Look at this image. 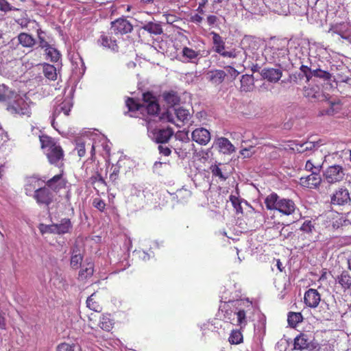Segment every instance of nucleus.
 <instances>
[{
	"label": "nucleus",
	"mask_w": 351,
	"mask_h": 351,
	"mask_svg": "<svg viewBox=\"0 0 351 351\" xmlns=\"http://www.w3.org/2000/svg\"><path fill=\"white\" fill-rule=\"evenodd\" d=\"M344 176L343 168L339 165L329 166L324 172V178L329 184L341 182Z\"/></svg>",
	"instance_id": "4"
},
{
	"label": "nucleus",
	"mask_w": 351,
	"mask_h": 351,
	"mask_svg": "<svg viewBox=\"0 0 351 351\" xmlns=\"http://www.w3.org/2000/svg\"><path fill=\"white\" fill-rule=\"evenodd\" d=\"M310 343L311 341L307 335L304 333H300L294 339V349L300 350L308 349Z\"/></svg>",
	"instance_id": "19"
},
{
	"label": "nucleus",
	"mask_w": 351,
	"mask_h": 351,
	"mask_svg": "<svg viewBox=\"0 0 351 351\" xmlns=\"http://www.w3.org/2000/svg\"><path fill=\"white\" fill-rule=\"evenodd\" d=\"M75 149L77 150V154L80 158L85 156L86 146L84 143H77L76 145Z\"/></svg>",
	"instance_id": "49"
},
{
	"label": "nucleus",
	"mask_w": 351,
	"mask_h": 351,
	"mask_svg": "<svg viewBox=\"0 0 351 351\" xmlns=\"http://www.w3.org/2000/svg\"><path fill=\"white\" fill-rule=\"evenodd\" d=\"M300 71L301 72L303 73L304 75H306V74H308L309 73H311L313 70H311V68H309L308 66H305V65H302L300 66Z\"/></svg>",
	"instance_id": "60"
},
{
	"label": "nucleus",
	"mask_w": 351,
	"mask_h": 351,
	"mask_svg": "<svg viewBox=\"0 0 351 351\" xmlns=\"http://www.w3.org/2000/svg\"><path fill=\"white\" fill-rule=\"evenodd\" d=\"M227 73L221 69H214L206 73V80L214 86H218L225 80Z\"/></svg>",
	"instance_id": "10"
},
{
	"label": "nucleus",
	"mask_w": 351,
	"mask_h": 351,
	"mask_svg": "<svg viewBox=\"0 0 351 351\" xmlns=\"http://www.w3.org/2000/svg\"><path fill=\"white\" fill-rule=\"evenodd\" d=\"M175 114L176 116V121H173L170 116H168V120L170 122L173 123L177 127L181 128L185 123H187L191 117V114L189 110L184 108L183 107H179L175 109Z\"/></svg>",
	"instance_id": "11"
},
{
	"label": "nucleus",
	"mask_w": 351,
	"mask_h": 351,
	"mask_svg": "<svg viewBox=\"0 0 351 351\" xmlns=\"http://www.w3.org/2000/svg\"><path fill=\"white\" fill-rule=\"evenodd\" d=\"M202 20H203V18L197 14H195L191 16V21L193 23H195L196 24H199V23H202Z\"/></svg>",
	"instance_id": "57"
},
{
	"label": "nucleus",
	"mask_w": 351,
	"mask_h": 351,
	"mask_svg": "<svg viewBox=\"0 0 351 351\" xmlns=\"http://www.w3.org/2000/svg\"><path fill=\"white\" fill-rule=\"evenodd\" d=\"M276 266L278 269V270L282 272L283 271V269H284V267L282 266V263H281V261H280V259H278L276 261Z\"/></svg>",
	"instance_id": "61"
},
{
	"label": "nucleus",
	"mask_w": 351,
	"mask_h": 351,
	"mask_svg": "<svg viewBox=\"0 0 351 351\" xmlns=\"http://www.w3.org/2000/svg\"><path fill=\"white\" fill-rule=\"evenodd\" d=\"M302 320L303 317L301 313L290 312L288 314L287 321L289 324L292 327L296 326V325L302 322Z\"/></svg>",
	"instance_id": "35"
},
{
	"label": "nucleus",
	"mask_w": 351,
	"mask_h": 351,
	"mask_svg": "<svg viewBox=\"0 0 351 351\" xmlns=\"http://www.w3.org/2000/svg\"><path fill=\"white\" fill-rule=\"evenodd\" d=\"M93 273L94 265L92 263H88L86 265L85 267L82 268V269L79 271L78 280L84 281L91 277Z\"/></svg>",
	"instance_id": "30"
},
{
	"label": "nucleus",
	"mask_w": 351,
	"mask_h": 351,
	"mask_svg": "<svg viewBox=\"0 0 351 351\" xmlns=\"http://www.w3.org/2000/svg\"><path fill=\"white\" fill-rule=\"evenodd\" d=\"M143 104L138 103L133 97H128L125 100V106L128 111L125 114L129 112H136L145 108L147 113L155 115L159 113L160 106L158 103L157 98L150 92H146L143 94Z\"/></svg>",
	"instance_id": "2"
},
{
	"label": "nucleus",
	"mask_w": 351,
	"mask_h": 351,
	"mask_svg": "<svg viewBox=\"0 0 351 351\" xmlns=\"http://www.w3.org/2000/svg\"><path fill=\"white\" fill-rule=\"evenodd\" d=\"M0 10L4 12L11 10L10 5L6 0H0Z\"/></svg>",
	"instance_id": "54"
},
{
	"label": "nucleus",
	"mask_w": 351,
	"mask_h": 351,
	"mask_svg": "<svg viewBox=\"0 0 351 351\" xmlns=\"http://www.w3.org/2000/svg\"><path fill=\"white\" fill-rule=\"evenodd\" d=\"M265 204L268 210H276L285 215H293L296 210L295 204L293 200L280 198L274 193L265 198Z\"/></svg>",
	"instance_id": "3"
},
{
	"label": "nucleus",
	"mask_w": 351,
	"mask_h": 351,
	"mask_svg": "<svg viewBox=\"0 0 351 351\" xmlns=\"http://www.w3.org/2000/svg\"><path fill=\"white\" fill-rule=\"evenodd\" d=\"M83 260V256L80 253V250L76 246L73 248L70 265L73 269H77L81 265Z\"/></svg>",
	"instance_id": "22"
},
{
	"label": "nucleus",
	"mask_w": 351,
	"mask_h": 351,
	"mask_svg": "<svg viewBox=\"0 0 351 351\" xmlns=\"http://www.w3.org/2000/svg\"><path fill=\"white\" fill-rule=\"evenodd\" d=\"M261 75L269 82L276 83L282 77V71L279 69L264 68L261 72Z\"/></svg>",
	"instance_id": "13"
},
{
	"label": "nucleus",
	"mask_w": 351,
	"mask_h": 351,
	"mask_svg": "<svg viewBox=\"0 0 351 351\" xmlns=\"http://www.w3.org/2000/svg\"><path fill=\"white\" fill-rule=\"evenodd\" d=\"M230 201L231 202L232 206L236 209L237 212L242 211V207L241 205V201L239 198L235 195H231L230 196Z\"/></svg>",
	"instance_id": "45"
},
{
	"label": "nucleus",
	"mask_w": 351,
	"mask_h": 351,
	"mask_svg": "<svg viewBox=\"0 0 351 351\" xmlns=\"http://www.w3.org/2000/svg\"><path fill=\"white\" fill-rule=\"evenodd\" d=\"M304 76L306 77V81L307 82H308L310 81V80L312 78V77L313 76V75H312V72H311V73L304 75Z\"/></svg>",
	"instance_id": "64"
},
{
	"label": "nucleus",
	"mask_w": 351,
	"mask_h": 351,
	"mask_svg": "<svg viewBox=\"0 0 351 351\" xmlns=\"http://www.w3.org/2000/svg\"><path fill=\"white\" fill-rule=\"evenodd\" d=\"M321 182L322 178L319 173H313L307 176L300 178L299 184L302 187L317 189Z\"/></svg>",
	"instance_id": "9"
},
{
	"label": "nucleus",
	"mask_w": 351,
	"mask_h": 351,
	"mask_svg": "<svg viewBox=\"0 0 351 351\" xmlns=\"http://www.w3.org/2000/svg\"><path fill=\"white\" fill-rule=\"evenodd\" d=\"M210 35L213 36V43L214 50L216 53H219L222 50L225 49V42L223 38L217 32H211Z\"/></svg>",
	"instance_id": "23"
},
{
	"label": "nucleus",
	"mask_w": 351,
	"mask_h": 351,
	"mask_svg": "<svg viewBox=\"0 0 351 351\" xmlns=\"http://www.w3.org/2000/svg\"><path fill=\"white\" fill-rule=\"evenodd\" d=\"M113 325L114 321L111 319L110 314L103 315L100 318L99 326L101 329L110 331L113 328Z\"/></svg>",
	"instance_id": "31"
},
{
	"label": "nucleus",
	"mask_w": 351,
	"mask_h": 351,
	"mask_svg": "<svg viewBox=\"0 0 351 351\" xmlns=\"http://www.w3.org/2000/svg\"><path fill=\"white\" fill-rule=\"evenodd\" d=\"M228 340L231 344H239L243 342V335L239 330H233Z\"/></svg>",
	"instance_id": "37"
},
{
	"label": "nucleus",
	"mask_w": 351,
	"mask_h": 351,
	"mask_svg": "<svg viewBox=\"0 0 351 351\" xmlns=\"http://www.w3.org/2000/svg\"><path fill=\"white\" fill-rule=\"evenodd\" d=\"M217 17L215 15H209L207 17V22L208 25L210 26L215 25L217 23Z\"/></svg>",
	"instance_id": "59"
},
{
	"label": "nucleus",
	"mask_w": 351,
	"mask_h": 351,
	"mask_svg": "<svg viewBox=\"0 0 351 351\" xmlns=\"http://www.w3.org/2000/svg\"><path fill=\"white\" fill-rule=\"evenodd\" d=\"M158 149L160 154L165 156H169L171 154V149L167 145H164L163 144L160 145Z\"/></svg>",
	"instance_id": "50"
},
{
	"label": "nucleus",
	"mask_w": 351,
	"mask_h": 351,
	"mask_svg": "<svg viewBox=\"0 0 351 351\" xmlns=\"http://www.w3.org/2000/svg\"><path fill=\"white\" fill-rule=\"evenodd\" d=\"M217 144L219 147L223 152H234L235 151V148L234 145L230 143V141L224 137H221L217 140Z\"/></svg>",
	"instance_id": "32"
},
{
	"label": "nucleus",
	"mask_w": 351,
	"mask_h": 351,
	"mask_svg": "<svg viewBox=\"0 0 351 351\" xmlns=\"http://www.w3.org/2000/svg\"><path fill=\"white\" fill-rule=\"evenodd\" d=\"M67 181L63 178V171L46 182L45 186L55 193H58L61 189H65Z\"/></svg>",
	"instance_id": "8"
},
{
	"label": "nucleus",
	"mask_w": 351,
	"mask_h": 351,
	"mask_svg": "<svg viewBox=\"0 0 351 351\" xmlns=\"http://www.w3.org/2000/svg\"><path fill=\"white\" fill-rule=\"evenodd\" d=\"M265 57L271 62H274V43L265 49Z\"/></svg>",
	"instance_id": "48"
},
{
	"label": "nucleus",
	"mask_w": 351,
	"mask_h": 351,
	"mask_svg": "<svg viewBox=\"0 0 351 351\" xmlns=\"http://www.w3.org/2000/svg\"><path fill=\"white\" fill-rule=\"evenodd\" d=\"M320 300V294L315 289H309L304 293V302L310 308H316L319 305Z\"/></svg>",
	"instance_id": "12"
},
{
	"label": "nucleus",
	"mask_w": 351,
	"mask_h": 351,
	"mask_svg": "<svg viewBox=\"0 0 351 351\" xmlns=\"http://www.w3.org/2000/svg\"><path fill=\"white\" fill-rule=\"evenodd\" d=\"M141 28L151 34L160 35L163 30L161 25L158 23L148 22L144 24Z\"/></svg>",
	"instance_id": "24"
},
{
	"label": "nucleus",
	"mask_w": 351,
	"mask_h": 351,
	"mask_svg": "<svg viewBox=\"0 0 351 351\" xmlns=\"http://www.w3.org/2000/svg\"><path fill=\"white\" fill-rule=\"evenodd\" d=\"M192 139L199 145H205L210 140V134L205 128H197L192 132Z\"/></svg>",
	"instance_id": "14"
},
{
	"label": "nucleus",
	"mask_w": 351,
	"mask_h": 351,
	"mask_svg": "<svg viewBox=\"0 0 351 351\" xmlns=\"http://www.w3.org/2000/svg\"><path fill=\"white\" fill-rule=\"evenodd\" d=\"M6 328L5 318L3 313L0 311V329L4 330Z\"/></svg>",
	"instance_id": "58"
},
{
	"label": "nucleus",
	"mask_w": 351,
	"mask_h": 351,
	"mask_svg": "<svg viewBox=\"0 0 351 351\" xmlns=\"http://www.w3.org/2000/svg\"><path fill=\"white\" fill-rule=\"evenodd\" d=\"M337 280L343 289H349L351 288V276L348 271H343L341 274L337 276Z\"/></svg>",
	"instance_id": "28"
},
{
	"label": "nucleus",
	"mask_w": 351,
	"mask_h": 351,
	"mask_svg": "<svg viewBox=\"0 0 351 351\" xmlns=\"http://www.w3.org/2000/svg\"><path fill=\"white\" fill-rule=\"evenodd\" d=\"M93 205L101 212H103L106 208L105 202L100 198H95L93 202Z\"/></svg>",
	"instance_id": "46"
},
{
	"label": "nucleus",
	"mask_w": 351,
	"mask_h": 351,
	"mask_svg": "<svg viewBox=\"0 0 351 351\" xmlns=\"http://www.w3.org/2000/svg\"><path fill=\"white\" fill-rule=\"evenodd\" d=\"M312 75H313L314 77H319L324 80H329L332 77V75L329 72L320 69H313L312 71Z\"/></svg>",
	"instance_id": "40"
},
{
	"label": "nucleus",
	"mask_w": 351,
	"mask_h": 351,
	"mask_svg": "<svg viewBox=\"0 0 351 351\" xmlns=\"http://www.w3.org/2000/svg\"><path fill=\"white\" fill-rule=\"evenodd\" d=\"M313 147H315L314 143H313L311 142H310V143L306 142L303 144L300 145L299 147H297V150L299 152L302 153V152H304L305 151L312 149V148Z\"/></svg>",
	"instance_id": "47"
},
{
	"label": "nucleus",
	"mask_w": 351,
	"mask_h": 351,
	"mask_svg": "<svg viewBox=\"0 0 351 351\" xmlns=\"http://www.w3.org/2000/svg\"><path fill=\"white\" fill-rule=\"evenodd\" d=\"M50 232H54L59 234H65L69 232L72 228V224L69 219H62L60 223L53 224L47 227Z\"/></svg>",
	"instance_id": "15"
},
{
	"label": "nucleus",
	"mask_w": 351,
	"mask_h": 351,
	"mask_svg": "<svg viewBox=\"0 0 351 351\" xmlns=\"http://www.w3.org/2000/svg\"><path fill=\"white\" fill-rule=\"evenodd\" d=\"M319 95V87H304V96L308 99H317Z\"/></svg>",
	"instance_id": "38"
},
{
	"label": "nucleus",
	"mask_w": 351,
	"mask_h": 351,
	"mask_svg": "<svg viewBox=\"0 0 351 351\" xmlns=\"http://www.w3.org/2000/svg\"><path fill=\"white\" fill-rule=\"evenodd\" d=\"M204 5H205V2L199 4V6H198V8L197 9V11L198 12H199L200 14H203L204 13V10H203L202 8L204 6Z\"/></svg>",
	"instance_id": "62"
},
{
	"label": "nucleus",
	"mask_w": 351,
	"mask_h": 351,
	"mask_svg": "<svg viewBox=\"0 0 351 351\" xmlns=\"http://www.w3.org/2000/svg\"><path fill=\"white\" fill-rule=\"evenodd\" d=\"M350 202V193L344 186L338 188L330 196V204L333 206H343Z\"/></svg>",
	"instance_id": "6"
},
{
	"label": "nucleus",
	"mask_w": 351,
	"mask_h": 351,
	"mask_svg": "<svg viewBox=\"0 0 351 351\" xmlns=\"http://www.w3.org/2000/svg\"><path fill=\"white\" fill-rule=\"evenodd\" d=\"M44 75L50 80H56L57 79L56 68L49 64H45L43 66Z\"/></svg>",
	"instance_id": "34"
},
{
	"label": "nucleus",
	"mask_w": 351,
	"mask_h": 351,
	"mask_svg": "<svg viewBox=\"0 0 351 351\" xmlns=\"http://www.w3.org/2000/svg\"><path fill=\"white\" fill-rule=\"evenodd\" d=\"M61 110L64 112V114L66 116L69 114V112L71 110V105L69 103L65 104L62 103L61 106Z\"/></svg>",
	"instance_id": "56"
},
{
	"label": "nucleus",
	"mask_w": 351,
	"mask_h": 351,
	"mask_svg": "<svg viewBox=\"0 0 351 351\" xmlns=\"http://www.w3.org/2000/svg\"><path fill=\"white\" fill-rule=\"evenodd\" d=\"M90 154H91V158L93 159V157H94V156H95V147L94 144H92V145H91Z\"/></svg>",
	"instance_id": "63"
},
{
	"label": "nucleus",
	"mask_w": 351,
	"mask_h": 351,
	"mask_svg": "<svg viewBox=\"0 0 351 351\" xmlns=\"http://www.w3.org/2000/svg\"><path fill=\"white\" fill-rule=\"evenodd\" d=\"M121 166L119 164H117L115 165H112L110 168V173L109 176L110 181L113 184H117L118 183V180L119 177V173H120Z\"/></svg>",
	"instance_id": "36"
},
{
	"label": "nucleus",
	"mask_w": 351,
	"mask_h": 351,
	"mask_svg": "<svg viewBox=\"0 0 351 351\" xmlns=\"http://www.w3.org/2000/svg\"><path fill=\"white\" fill-rule=\"evenodd\" d=\"M86 305L88 308L95 312H100L102 310V306L97 300L96 293H93L87 298Z\"/></svg>",
	"instance_id": "26"
},
{
	"label": "nucleus",
	"mask_w": 351,
	"mask_h": 351,
	"mask_svg": "<svg viewBox=\"0 0 351 351\" xmlns=\"http://www.w3.org/2000/svg\"><path fill=\"white\" fill-rule=\"evenodd\" d=\"M192 195V193L191 191L189 190H187L186 189H181L180 190L178 191V196H180V197L181 199H188Z\"/></svg>",
	"instance_id": "52"
},
{
	"label": "nucleus",
	"mask_w": 351,
	"mask_h": 351,
	"mask_svg": "<svg viewBox=\"0 0 351 351\" xmlns=\"http://www.w3.org/2000/svg\"><path fill=\"white\" fill-rule=\"evenodd\" d=\"M322 162L315 161L313 158L308 160L305 165V169L313 173H320Z\"/></svg>",
	"instance_id": "33"
},
{
	"label": "nucleus",
	"mask_w": 351,
	"mask_h": 351,
	"mask_svg": "<svg viewBox=\"0 0 351 351\" xmlns=\"http://www.w3.org/2000/svg\"><path fill=\"white\" fill-rule=\"evenodd\" d=\"M241 82L240 90L243 92L252 91L254 88V80L252 75H243Z\"/></svg>",
	"instance_id": "20"
},
{
	"label": "nucleus",
	"mask_w": 351,
	"mask_h": 351,
	"mask_svg": "<svg viewBox=\"0 0 351 351\" xmlns=\"http://www.w3.org/2000/svg\"><path fill=\"white\" fill-rule=\"evenodd\" d=\"M252 304H249L247 306V309L243 308H237V311L234 313L237 315V325L243 328L247 324V313L251 310Z\"/></svg>",
	"instance_id": "18"
},
{
	"label": "nucleus",
	"mask_w": 351,
	"mask_h": 351,
	"mask_svg": "<svg viewBox=\"0 0 351 351\" xmlns=\"http://www.w3.org/2000/svg\"><path fill=\"white\" fill-rule=\"evenodd\" d=\"M33 197L38 204L44 205L47 207L54 200L53 192L45 186L35 190Z\"/></svg>",
	"instance_id": "5"
},
{
	"label": "nucleus",
	"mask_w": 351,
	"mask_h": 351,
	"mask_svg": "<svg viewBox=\"0 0 351 351\" xmlns=\"http://www.w3.org/2000/svg\"><path fill=\"white\" fill-rule=\"evenodd\" d=\"M37 32V36L38 39L39 43V47L42 49H47L48 48L50 45L49 43L45 40V37L43 36V34H45V32L42 30L40 28H38L36 31Z\"/></svg>",
	"instance_id": "41"
},
{
	"label": "nucleus",
	"mask_w": 351,
	"mask_h": 351,
	"mask_svg": "<svg viewBox=\"0 0 351 351\" xmlns=\"http://www.w3.org/2000/svg\"><path fill=\"white\" fill-rule=\"evenodd\" d=\"M88 183H90L95 190L97 189V186L99 187L100 186H103L104 187L107 185L106 182L102 178L101 174L97 171H95L88 180Z\"/></svg>",
	"instance_id": "27"
},
{
	"label": "nucleus",
	"mask_w": 351,
	"mask_h": 351,
	"mask_svg": "<svg viewBox=\"0 0 351 351\" xmlns=\"http://www.w3.org/2000/svg\"><path fill=\"white\" fill-rule=\"evenodd\" d=\"M300 230L306 233H312L315 230V223L311 220H306L300 227Z\"/></svg>",
	"instance_id": "42"
},
{
	"label": "nucleus",
	"mask_w": 351,
	"mask_h": 351,
	"mask_svg": "<svg viewBox=\"0 0 351 351\" xmlns=\"http://www.w3.org/2000/svg\"><path fill=\"white\" fill-rule=\"evenodd\" d=\"M56 351H76L75 345L74 343L70 344L68 343H61L58 345Z\"/></svg>",
	"instance_id": "44"
},
{
	"label": "nucleus",
	"mask_w": 351,
	"mask_h": 351,
	"mask_svg": "<svg viewBox=\"0 0 351 351\" xmlns=\"http://www.w3.org/2000/svg\"><path fill=\"white\" fill-rule=\"evenodd\" d=\"M219 54L223 58H236L237 57V53L235 51V49H233L231 51H225V49H223Z\"/></svg>",
	"instance_id": "53"
},
{
	"label": "nucleus",
	"mask_w": 351,
	"mask_h": 351,
	"mask_svg": "<svg viewBox=\"0 0 351 351\" xmlns=\"http://www.w3.org/2000/svg\"><path fill=\"white\" fill-rule=\"evenodd\" d=\"M210 170L213 176L218 177L221 180H226L228 178V177L223 173L219 165H215L211 166Z\"/></svg>",
	"instance_id": "43"
},
{
	"label": "nucleus",
	"mask_w": 351,
	"mask_h": 351,
	"mask_svg": "<svg viewBox=\"0 0 351 351\" xmlns=\"http://www.w3.org/2000/svg\"><path fill=\"white\" fill-rule=\"evenodd\" d=\"M173 130L171 128L159 129L154 132V138L157 143L165 144L173 135Z\"/></svg>",
	"instance_id": "17"
},
{
	"label": "nucleus",
	"mask_w": 351,
	"mask_h": 351,
	"mask_svg": "<svg viewBox=\"0 0 351 351\" xmlns=\"http://www.w3.org/2000/svg\"><path fill=\"white\" fill-rule=\"evenodd\" d=\"M164 100L171 106H174L179 104L180 102V97L178 93L175 91H169L164 93L163 94Z\"/></svg>",
	"instance_id": "29"
},
{
	"label": "nucleus",
	"mask_w": 351,
	"mask_h": 351,
	"mask_svg": "<svg viewBox=\"0 0 351 351\" xmlns=\"http://www.w3.org/2000/svg\"><path fill=\"white\" fill-rule=\"evenodd\" d=\"M17 38L19 44H21L23 47L32 48L36 44V39L27 33H20Z\"/></svg>",
	"instance_id": "21"
},
{
	"label": "nucleus",
	"mask_w": 351,
	"mask_h": 351,
	"mask_svg": "<svg viewBox=\"0 0 351 351\" xmlns=\"http://www.w3.org/2000/svg\"><path fill=\"white\" fill-rule=\"evenodd\" d=\"M225 69L228 72V74L233 79H235L239 74V72L232 66H225Z\"/></svg>",
	"instance_id": "51"
},
{
	"label": "nucleus",
	"mask_w": 351,
	"mask_h": 351,
	"mask_svg": "<svg viewBox=\"0 0 351 351\" xmlns=\"http://www.w3.org/2000/svg\"><path fill=\"white\" fill-rule=\"evenodd\" d=\"M163 16L165 17L166 22L169 24H172L173 23H174L176 21V16L173 14H163Z\"/></svg>",
	"instance_id": "55"
},
{
	"label": "nucleus",
	"mask_w": 351,
	"mask_h": 351,
	"mask_svg": "<svg viewBox=\"0 0 351 351\" xmlns=\"http://www.w3.org/2000/svg\"><path fill=\"white\" fill-rule=\"evenodd\" d=\"M41 149L46 156L48 162L55 167H62L64 166V152L60 143L48 135L39 136Z\"/></svg>",
	"instance_id": "1"
},
{
	"label": "nucleus",
	"mask_w": 351,
	"mask_h": 351,
	"mask_svg": "<svg viewBox=\"0 0 351 351\" xmlns=\"http://www.w3.org/2000/svg\"><path fill=\"white\" fill-rule=\"evenodd\" d=\"M112 33L116 35H123L130 33L133 29V25L125 19L119 18L111 23Z\"/></svg>",
	"instance_id": "7"
},
{
	"label": "nucleus",
	"mask_w": 351,
	"mask_h": 351,
	"mask_svg": "<svg viewBox=\"0 0 351 351\" xmlns=\"http://www.w3.org/2000/svg\"><path fill=\"white\" fill-rule=\"evenodd\" d=\"M45 51L48 58H49L51 62H56L59 60L60 54L56 49L49 46Z\"/></svg>",
	"instance_id": "39"
},
{
	"label": "nucleus",
	"mask_w": 351,
	"mask_h": 351,
	"mask_svg": "<svg viewBox=\"0 0 351 351\" xmlns=\"http://www.w3.org/2000/svg\"><path fill=\"white\" fill-rule=\"evenodd\" d=\"M182 56L187 62H193L195 60L197 59L200 55L199 51L193 50L188 47H183L182 50Z\"/></svg>",
	"instance_id": "25"
},
{
	"label": "nucleus",
	"mask_w": 351,
	"mask_h": 351,
	"mask_svg": "<svg viewBox=\"0 0 351 351\" xmlns=\"http://www.w3.org/2000/svg\"><path fill=\"white\" fill-rule=\"evenodd\" d=\"M97 43L103 47L110 49L113 52H117L119 50L117 40L112 39V36L108 34H102L98 39Z\"/></svg>",
	"instance_id": "16"
}]
</instances>
